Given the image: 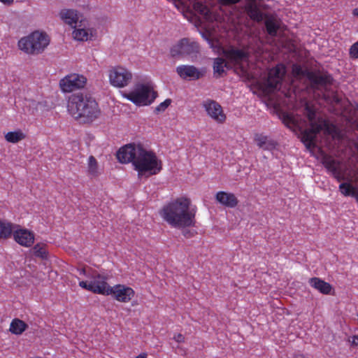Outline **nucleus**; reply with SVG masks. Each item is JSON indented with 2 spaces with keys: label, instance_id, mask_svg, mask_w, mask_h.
I'll list each match as a JSON object with an SVG mask.
<instances>
[{
  "label": "nucleus",
  "instance_id": "obj_1",
  "mask_svg": "<svg viewBox=\"0 0 358 358\" xmlns=\"http://www.w3.org/2000/svg\"><path fill=\"white\" fill-rule=\"evenodd\" d=\"M117 158L120 163L132 162L138 178L157 174L162 169V161L153 151L145 150L141 144L129 143L120 148Z\"/></svg>",
  "mask_w": 358,
  "mask_h": 358
},
{
  "label": "nucleus",
  "instance_id": "obj_2",
  "mask_svg": "<svg viewBox=\"0 0 358 358\" xmlns=\"http://www.w3.org/2000/svg\"><path fill=\"white\" fill-rule=\"evenodd\" d=\"M190 199L181 196L164 206L159 214L164 221L174 227H192L195 224V210L190 209Z\"/></svg>",
  "mask_w": 358,
  "mask_h": 358
},
{
  "label": "nucleus",
  "instance_id": "obj_3",
  "mask_svg": "<svg viewBox=\"0 0 358 358\" xmlns=\"http://www.w3.org/2000/svg\"><path fill=\"white\" fill-rule=\"evenodd\" d=\"M303 114L308 119L310 126V128L304 129L301 133V141L307 149L310 150L316 146L315 141L317 135L322 131H324L325 134L332 135L334 137L339 136L338 128L324 118L313 106L307 103L304 107Z\"/></svg>",
  "mask_w": 358,
  "mask_h": 358
},
{
  "label": "nucleus",
  "instance_id": "obj_4",
  "mask_svg": "<svg viewBox=\"0 0 358 358\" xmlns=\"http://www.w3.org/2000/svg\"><path fill=\"white\" fill-rule=\"evenodd\" d=\"M68 111L80 122L90 124L101 115V110L96 100L83 93L73 94L69 99Z\"/></svg>",
  "mask_w": 358,
  "mask_h": 358
},
{
  "label": "nucleus",
  "instance_id": "obj_5",
  "mask_svg": "<svg viewBox=\"0 0 358 358\" xmlns=\"http://www.w3.org/2000/svg\"><path fill=\"white\" fill-rule=\"evenodd\" d=\"M50 43L49 36L43 32L34 31L18 41L19 48L27 54L42 53Z\"/></svg>",
  "mask_w": 358,
  "mask_h": 358
},
{
  "label": "nucleus",
  "instance_id": "obj_6",
  "mask_svg": "<svg viewBox=\"0 0 358 358\" xmlns=\"http://www.w3.org/2000/svg\"><path fill=\"white\" fill-rule=\"evenodd\" d=\"M157 96V92L145 85H141L135 90L124 94V97L137 106L150 105Z\"/></svg>",
  "mask_w": 358,
  "mask_h": 358
},
{
  "label": "nucleus",
  "instance_id": "obj_7",
  "mask_svg": "<svg viewBox=\"0 0 358 358\" xmlns=\"http://www.w3.org/2000/svg\"><path fill=\"white\" fill-rule=\"evenodd\" d=\"M200 48L197 42L191 41L187 38H183L173 45L171 49L172 57H189L196 58L199 53Z\"/></svg>",
  "mask_w": 358,
  "mask_h": 358
},
{
  "label": "nucleus",
  "instance_id": "obj_8",
  "mask_svg": "<svg viewBox=\"0 0 358 358\" xmlns=\"http://www.w3.org/2000/svg\"><path fill=\"white\" fill-rule=\"evenodd\" d=\"M131 78V73L124 67L115 66L110 70V83L115 87H124L130 83Z\"/></svg>",
  "mask_w": 358,
  "mask_h": 358
},
{
  "label": "nucleus",
  "instance_id": "obj_9",
  "mask_svg": "<svg viewBox=\"0 0 358 358\" xmlns=\"http://www.w3.org/2000/svg\"><path fill=\"white\" fill-rule=\"evenodd\" d=\"M103 292V295L113 294L117 301L124 303L129 301L134 296V291L131 287L123 285H116L114 287H110L106 282Z\"/></svg>",
  "mask_w": 358,
  "mask_h": 358
},
{
  "label": "nucleus",
  "instance_id": "obj_10",
  "mask_svg": "<svg viewBox=\"0 0 358 358\" xmlns=\"http://www.w3.org/2000/svg\"><path fill=\"white\" fill-rule=\"evenodd\" d=\"M87 78L78 74L68 75L59 81V86L64 92H71L85 87Z\"/></svg>",
  "mask_w": 358,
  "mask_h": 358
},
{
  "label": "nucleus",
  "instance_id": "obj_11",
  "mask_svg": "<svg viewBox=\"0 0 358 358\" xmlns=\"http://www.w3.org/2000/svg\"><path fill=\"white\" fill-rule=\"evenodd\" d=\"M285 74V68L283 64H278L270 69L266 80V86L270 91L280 88Z\"/></svg>",
  "mask_w": 358,
  "mask_h": 358
},
{
  "label": "nucleus",
  "instance_id": "obj_12",
  "mask_svg": "<svg viewBox=\"0 0 358 358\" xmlns=\"http://www.w3.org/2000/svg\"><path fill=\"white\" fill-rule=\"evenodd\" d=\"M320 152L321 155L322 164L329 172L331 173L332 176L338 182L345 180L344 174L341 172V169H339L340 162L333 159L331 156L327 155L321 149H320Z\"/></svg>",
  "mask_w": 358,
  "mask_h": 358
},
{
  "label": "nucleus",
  "instance_id": "obj_13",
  "mask_svg": "<svg viewBox=\"0 0 358 358\" xmlns=\"http://www.w3.org/2000/svg\"><path fill=\"white\" fill-rule=\"evenodd\" d=\"M222 52L223 55L234 64L240 65L241 71H244V69L241 64L242 62L249 59L250 54L248 50L229 46L228 48L224 49Z\"/></svg>",
  "mask_w": 358,
  "mask_h": 358
},
{
  "label": "nucleus",
  "instance_id": "obj_14",
  "mask_svg": "<svg viewBox=\"0 0 358 358\" xmlns=\"http://www.w3.org/2000/svg\"><path fill=\"white\" fill-rule=\"evenodd\" d=\"M307 79L310 83L311 88L320 90L331 85L333 81L332 77L328 73H321L310 71L307 73Z\"/></svg>",
  "mask_w": 358,
  "mask_h": 358
},
{
  "label": "nucleus",
  "instance_id": "obj_15",
  "mask_svg": "<svg viewBox=\"0 0 358 358\" xmlns=\"http://www.w3.org/2000/svg\"><path fill=\"white\" fill-rule=\"evenodd\" d=\"M106 285V278L100 275L96 274L94 277V280L90 282L80 281L79 285L85 289L90 290L96 294H104V287Z\"/></svg>",
  "mask_w": 358,
  "mask_h": 358
},
{
  "label": "nucleus",
  "instance_id": "obj_16",
  "mask_svg": "<svg viewBox=\"0 0 358 358\" xmlns=\"http://www.w3.org/2000/svg\"><path fill=\"white\" fill-rule=\"evenodd\" d=\"M208 115L217 122L222 123L226 119L221 106L213 100H208L203 103Z\"/></svg>",
  "mask_w": 358,
  "mask_h": 358
},
{
  "label": "nucleus",
  "instance_id": "obj_17",
  "mask_svg": "<svg viewBox=\"0 0 358 358\" xmlns=\"http://www.w3.org/2000/svg\"><path fill=\"white\" fill-rule=\"evenodd\" d=\"M176 72L182 79L189 78L190 80H198L203 76V73L192 65L179 66L176 68Z\"/></svg>",
  "mask_w": 358,
  "mask_h": 358
},
{
  "label": "nucleus",
  "instance_id": "obj_18",
  "mask_svg": "<svg viewBox=\"0 0 358 358\" xmlns=\"http://www.w3.org/2000/svg\"><path fill=\"white\" fill-rule=\"evenodd\" d=\"M15 241L25 247L31 246L34 241V235L27 229L17 230L13 234Z\"/></svg>",
  "mask_w": 358,
  "mask_h": 358
},
{
  "label": "nucleus",
  "instance_id": "obj_19",
  "mask_svg": "<svg viewBox=\"0 0 358 358\" xmlns=\"http://www.w3.org/2000/svg\"><path fill=\"white\" fill-rule=\"evenodd\" d=\"M215 199L220 203L227 208H235L238 203V200L235 194L231 192H218L215 195Z\"/></svg>",
  "mask_w": 358,
  "mask_h": 358
},
{
  "label": "nucleus",
  "instance_id": "obj_20",
  "mask_svg": "<svg viewBox=\"0 0 358 358\" xmlns=\"http://www.w3.org/2000/svg\"><path fill=\"white\" fill-rule=\"evenodd\" d=\"M255 141L259 148L265 150H272L277 145V143L275 141L261 134H256L255 135Z\"/></svg>",
  "mask_w": 358,
  "mask_h": 358
},
{
  "label": "nucleus",
  "instance_id": "obj_21",
  "mask_svg": "<svg viewBox=\"0 0 358 358\" xmlns=\"http://www.w3.org/2000/svg\"><path fill=\"white\" fill-rule=\"evenodd\" d=\"M309 283L313 287L323 294H329L332 289V286L329 282H327L319 278L314 277L310 278L309 280Z\"/></svg>",
  "mask_w": 358,
  "mask_h": 358
},
{
  "label": "nucleus",
  "instance_id": "obj_22",
  "mask_svg": "<svg viewBox=\"0 0 358 358\" xmlns=\"http://www.w3.org/2000/svg\"><path fill=\"white\" fill-rule=\"evenodd\" d=\"M225 66H227V62L224 58L217 57L214 59L213 68L216 78H220L227 74L224 70Z\"/></svg>",
  "mask_w": 358,
  "mask_h": 358
},
{
  "label": "nucleus",
  "instance_id": "obj_23",
  "mask_svg": "<svg viewBox=\"0 0 358 358\" xmlns=\"http://www.w3.org/2000/svg\"><path fill=\"white\" fill-rule=\"evenodd\" d=\"M28 325L22 320L13 319L10 324L9 331L15 335H21L27 329Z\"/></svg>",
  "mask_w": 358,
  "mask_h": 358
},
{
  "label": "nucleus",
  "instance_id": "obj_24",
  "mask_svg": "<svg viewBox=\"0 0 358 358\" xmlns=\"http://www.w3.org/2000/svg\"><path fill=\"white\" fill-rule=\"evenodd\" d=\"M60 15L65 22L70 25L76 24L78 20V12L73 9L62 10Z\"/></svg>",
  "mask_w": 358,
  "mask_h": 358
},
{
  "label": "nucleus",
  "instance_id": "obj_25",
  "mask_svg": "<svg viewBox=\"0 0 358 358\" xmlns=\"http://www.w3.org/2000/svg\"><path fill=\"white\" fill-rule=\"evenodd\" d=\"M248 15L250 17L257 22H261L263 19L262 13L257 6L250 4L246 7Z\"/></svg>",
  "mask_w": 358,
  "mask_h": 358
},
{
  "label": "nucleus",
  "instance_id": "obj_26",
  "mask_svg": "<svg viewBox=\"0 0 358 358\" xmlns=\"http://www.w3.org/2000/svg\"><path fill=\"white\" fill-rule=\"evenodd\" d=\"M265 27L267 33L271 36H276L278 30L280 29L279 23L273 19H268L265 21Z\"/></svg>",
  "mask_w": 358,
  "mask_h": 358
},
{
  "label": "nucleus",
  "instance_id": "obj_27",
  "mask_svg": "<svg viewBox=\"0 0 358 358\" xmlns=\"http://www.w3.org/2000/svg\"><path fill=\"white\" fill-rule=\"evenodd\" d=\"M87 172L88 174L92 177H97L99 175L98 163L94 156H90L89 157Z\"/></svg>",
  "mask_w": 358,
  "mask_h": 358
},
{
  "label": "nucleus",
  "instance_id": "obj_28",
  "mask_svg": "<svg viewBox=\"0 0 358 358\" xmlns=\"http://www.w3.org/2000/svg\"><path fill=\"white\" fill-rule=\"evenodd\" d=\"M25 138V135L21 131H9L5 138L8 142L16 143Z\"/></svg>",
  "mask_w": 358,
  "mask_h": 358
},
{
  "label": "nucleus",
  "instance_id": "obj_29",
  "mask_svg": "<svg viewBox=\"0 0 358 358\" xmlns=\"http://www.w3.org/2000/svg\"><path fill=\"white\" fill-rule=\"evenodd\" d=\"M13 229L11 224L0 220V238H7L10 236Z\"/></svg>",
  "mask_w": 358,
  "mask_h": 358
},
{
  "label": "nucleus",
  "instance_id": "obj_30",
  "mask_svg": "<svg viewBox=\"0 0 358 358\" xmlns=\"http://www.w3.org/2000/svg\"><path fill=\"white\" fill-rule=\"evenodd\" d=\"M34 254L43 259L48 258V252L45 250V245L43 243H37L33 248Z\"/></svg>",
  "mask_w": 358,
  "mask_h": 358
},
{
  "label": "nucleus",
  "instance_id": "obj_31",
  "mask_svg": "<svg viewBox=\"0 0 358 358\" xmlns=\"http://www.w3.org/2000/svg\"><path fill=\"white\" fill-rule=\"evenodd\" d=\"M194 9L199 14L203 15L206 20L210 17V11L209 8L202 3L196 2L194 4Z\"/></svg>",
  "mask_w": 358,
  "mask_h": 358
},
{
  "label": "nucleus",
  "instance_id": "obj_32",
  "mask_svg": "<svg viewBox=\"0 0 358 358\" xmlns=\"http://www.w3.org/2000/svg\"><path fill=\"white\" fill-rule=\"evenodd\" d=\"M73 38L77 41H87L91 38L88 31L85 29H78L73 31Z\"/></svg>",
  "mask_w": 358,
  "mask_h": 358
},
{
  "label": "nucleus",
  "instance_id": "obj_33",
  "mask_svg": "<svg viewBox=\"0 0 358 358\" xmlns=\"http://www.w3.org/2000/svg\"><path fill=\"white\" fill-rule=\"evenodd\" d=\"M282 123L289 128H292L296 126L297 122L295 118L287 113H283L281 116Z\"/></svg>",
  "mask_w": 358,
  "mask_h": 358
},
{
  "label": "nucleus",
  "instance_id": "obj_34",
  "mask_svg": "<svg viewBox=\"0 0 358 358\" xmlns=\"http://www.w3.org/2000/svg\"><path fill=\"white\" fill-rule=\"evenodd\" d=\"M339 189L341 192L344 196H352L356 188L354 187L350 183L348 182H343L339 185Z\"/></svg>",
  "mask_w": 358,
  "mask_h": 358
},
{
  "label": "nucleus",
  "instance_id": "obj_35",
  "mask_svg": "<svg viewBox=\"0 0 358 358\" xmlns=\"http://www.w3.org/2000/svg\"><path fill=\"white\" fill-rule=\"evenodd\" d=\"M310 72L308 70H303L299 64H295L292 66V73L295 77L305 76L307 78V73Z\"/></svg>",
  "mask_w": 358,
  "mask_h": 358
},
{
  "label": "nucleus",
  "instance_id": "obj_36",
  "mask_svg": "<svg viewBox=\"0 0 358 358\" xmlns=\"http://www.w3.org/2000/svg\"><path fill=\"white\" fill-rule=\"evenodd\" d=\"M171 103V99H167L164 102L161 103L155 109V113L158 114L164 112Z\"/></svg>",
  "mask_w": 358,
  "mask_h": 358
},
{
  "label": "nucleus",
  "instance_id": "obj_37",
  "mask_svg": "<svg viewBox=\"0 0 358 358\" xmlns=\"http://www.w3.org/2000/svg\"><path fill=\"white\" fill-rule=\"evenodd\" d=\"M349 55L352 59L358 58V41L351 45L349 50Z\"/></svg>",
  "mask_w": 358,
  "mask_h": 358
},
{
  "label": "nucleus",
  "instance_id": "obj_38",
  "mask_svg": "<svg viewBox=\"0 0 358 358\" xmlns=\"http://www.w3.org/2000/svg\"><path fill=\"white\" fill-rule=\"evenodd\" d=\"M241 0H218V3L223 6H229L239 3Z\"/></svg>",
  "mask_w": 358,
  "mask_h": 358
},
{
  "label": "nucleus",
  "instance_id": "obj_39",
  "mask_svg": "<svg viewBox=\"0 0 358 358\" xmlns=\"http://www.w3.org/2000/svg\"><path fill=\"white\" fill-rule=\"evenodd\" d=\"M173 339L178 343H183L185 341V337L181 334L175 335Z\"/></svg>",
  "mask_w": 358,
  "mask_h": 358
},
{
  "label": "nucleus",
  "instance_id": "obj_40",
  "mask_svg": "<svg viewBox=\"0 0 358 358\" xmlns=\"http://www.w3.org/2000/svg\"><path fill=\"white\" fill-rule=\"evenodd\" d=\"M352 345H358V336H354L352 337V340L349 341Z\"/></svg>",
  "mask_w": 358,
  "mask_h": 358
},
{
  "label": "nucleus",
  "instance_id": "obj_41",
  "mask_svg": "<svg viewBox=\"0 0 358 358\" xmlns=\"http://www.w3.org/2000/svg\"><path fill=\"white\" fill-rule=\"evenodd\" d=\"M182 234L186 238H189L192 236V232L188 229L183 230Z\"/></svg>",
  "mask_w": 358,
  "mask_h": 358
},
{
  "label": "nucleus",
  "instance_id": "obj_42",
  "mask_svg": "<svg viewBox=\"0 0 358 358\" xmlns=\"http://www.w3.org/2000/svg\"><path fill=\"white\" fill-rule=\"evenodd\" d=\"M333 102L338 104L341 102V99L338 96L334 95L333 96Z\"/></svg>",
  "mask_w": 358,
  "mask_h": 358
},
{
  "label": "nucleus",
  "instance_id": "obj_43",
  "mask_svg": "<svg viewBox=\"0 0 358 358\" xmlns=\"http://www.w3.org/2000/svg\"><path fill=\"white\" fill-rule=\"evenodd\" d=\"M4 4L10 5L13 2V0H0Z\"/></svg>",
  "mask_w": 358,
  "mask_h": 358
},
{
  "label": "nucleus",
  "instance_id": "obj_44",
  "mask_svg": "<svg viewBox=\"0 0 358 358\" xmlns=\"http://www.w3.org/2000/svg\"><path fill=\"white\" fill-rule=\"evenodd\" d=\"M352 197H355L358 202V189L356 188L355 191L353 193Z\"/></svg>",
  "mask_w": 358,
  "mask_h": 358
},
{
  "label": "nucleus",
  "instance_id": "obj_45",
  "mask_svg": "<svg viewBox=\"0 0 358 358\" xmlns=\"http://www.w3.org/2000/svg\"><path fill=\"white\" fill-rule=\"evenodd\" d=\"M136 358H147L145 354H141L138 356H137Z\"/></svg>",
  "mask_w": 358,
  "mask_h": 358
},
{
  "label": "nucleus",
  "instance_id": "obj_46",
  "mask_svg": "<svg viewBox=\"0 0 358 358\" xmlns=\"http://www.w3.org/2000/svg\"><path fill=\"white\" fill-rule=\"evenodd\" d=\"M353 15L358 16V8L353 10Z\"/></svg>",
  "mask_w": 358,
  "mask_h": 358
},
{
  "label": "nucleus",
  "instance_id": "obj_47",
  "mask_svg": "<svg viewBox=\"0 0 358 358\" xmlns=\"http://www.w3.org/2000/svg\"><path fill=\"white\" fill-rule=\"evenodd\" d=\"M80 273H83V274H85V268H82L80 271Z\"/></svg>",
  "mask_w": 358,
  "mask_h": 358
},
{
  "label": "nucleus",
  "instance_id": "obj_48",
  "mask_svg": "<svg viewBox=\"0 0 358 358\" xmlns=\"http://www.w3.org/2000/svg\"><path fill=\"white\" fill-rule=\"evenodd\" d=\"M203 36L205 37V38H206V39L209 43H211V40H210V38H208L206 37L204 35H203Z\"/></svg>",
  "mask_w": 358,
  "mask_h": 358
},
{
  "label": "nucleus",
  "instance_id": "obj_49",
  "mask_svg": "<svg viewBox=\"0 0 358 358\" xmlns=\"http://www.w3.org/2000/svg\"><path fill=\"white\" fill-rule=\"evenodd\" d=\"M225 68H227V69H231V66H229V64H228V62H227V66H225Z\"/></svg>",
  "mask_w": 358,
  "mask_h": 358
},
{
  "label": "nucleus",
  "instance_id": "obj_50",
  "mask_svg": "<svg viewBox=\"0 0 358 358\" xmlns=\"http://www.w3.org/2000/svg\"><path fill=\"white\" fill-rule=\"evenodd\" d=\"M225 68H227V69H231V66H229V64H228V62H227V66H225Z\"/></svg>",
  "mask_w": 358,
  "mask_h": 358
},
{
  "label": "nucleus",
  "instance_id": "obj_51",
  "mask_svg": "<svg viewBox=\"0 0 358 358\" xmlns=\"http://www.w3.org/2000/svg\"><path fill=\"white\" fill-rule=\"evenodd\" d=\"M355 148H356V149H357V152H358V142L356 143V145H355Z\"/></svg>",
  "mask_w": 358,
  "mask_h": 358
},
{
  "label": "nucleus",
  "instance_id": "obj_52",
  "mask_svg": "<svg viewBox=\"0 0 358 358\" xmlns=\"http://www.w3.org/2000/svg\"><path fill=\"white\" fill-rule=\"evenodd\" d=\"M357 110H358V106H357Z\"/></svg>",
  "mask_w": 358,
  "mask_h": 358
}]
</instances>
